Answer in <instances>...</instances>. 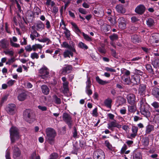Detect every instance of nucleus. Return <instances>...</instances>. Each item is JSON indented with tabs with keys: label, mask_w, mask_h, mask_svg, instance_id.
<instances>
[{
	"label": "nucleus",
	"mask_w": 159,
	"mask_h": 159,
	"mask_svg": "<svg viewBox=\"0 0 159 159\" xmlns=\"http://www.w3.org/2000/svg\"><path fill=\"white\" fill-rule=\"evenodd\" d=\"M139 109L142 115L146 118L149 117L151 115L149 105L146 103L145 98L141 99L139 102Z\"/></svg>",
	"instance_id": "obj_1"
},
{
	"label": "nucleus",
	"mask_w": 159,
	"mask_h": 159,
	"mask_svg": "<svg viewBox=\"0 0 159 159\" xmlns=\"http://www.w3.org/2000/svg\"><path fill=\"white\" fill-rule=\"evenodd\" d=\"M46 139L48 143L53 144L54 143L55 138L56 135V132L53 128H48L46 129Z\"/></svg>",
	"instance_id": "obj_2"
},
{
	"label": "nucleus",
	"mask_w": 159,
	"mask_h": 159,
	"mask_svg": "<svg viewBox=\"0 0 159 159\" xmlns=\"http://www.w3.org/2000/svg\"><path fill=\"white\" fill-rule=\"evenodd\" d=\"M10 138L11 143H14L20 138L18 128L12 126L10 129Z\"/></svg>",
	"instance_id": "obj_3"
},
{
	"label": "nucleus",
	"mask_w": 159,
	"mask_h": 159,
	"mask_svg": "<svg viewBox=\"0 0 159 159\" xmlns=\"http://www.w3.org/2000/svg\"><path fill=\"white\" fill-rule=\"evenodd\" d=\"M23 116L25 120L29 123H31L35 120L34 115L29 110H26L24 112Z\"/></svg>",
	"instance_id": "obj_4"
},
{
	"label": "nucleus",
	"mask_w": 159,
	"mask_h": 159,
	"mask_svg": "<svg viewBox=\"0 0 159 159\" xmlns=\"http://www.w3.org/2000/svg\"><path fill=\"white\" fill-rule=\"evenodd\" d=\"M149 41L153 45H157V44L159 43V34L153 33L150 37Z\"/></svg>",
	"instance_id": "obj_5"
},
{
	"label": "nucleus",
	"mask_w": 159,
	"mask_h": 159,
	"mask_svg": "<svg viewBox=\"0 0 159 159\" xmlns=\"http://www.w3.org/2000/svg\"><path fill=\"white\" fill-rule=\"evenodd\" d=\"M63 119L68 125L69 127L71 128L72 125V120L70 115L68 114L64 113L62 115Z\"/></svg>",
	"instance_id": "obj_6"
},
{
	"label": "nucleus",
	"mask_w": 159,
	"mask_h": 159,
	"mask_svg": "<svg viewBox=\"0 0 159 159\" xmlns=\"http://www.w3.org/2000/svg\"><path fill=\"white\" fill-rule=\"evenodd\" d=\"M61 45L62 47L64 48H68L70 50H72L74 52H76L75 48V44L72 41H70L69 43L66 42H64Z\"/></svg>",
	"instance_id": "obj_7"
},
{
	"label": "nucleus",
	"mask_w": 159,
	"mask_h": 159,
	"mask_svg": "<svg viewBox=\"0 0 159 159\" xmlns=\"http://www.w3.org/2000/svg\"><path fill=\"white\" fill-rule=\"evenodd\" d=\"M93 157L94 159H105V154L102 150L99 149L94 152Z\"/></svg>",
	"instance_id": "obj_8"
},
{
	"label": "nucleus",
	"mask_w": 159,
	"mask_h": 159,
	"mask_svg": "<svg viewBox=\"0 0 159 159\" xmlns=\"http://www.w3.org/2000/svg\"><path fill=\"white\" fill-rule=\"evenodd\" d=\"M39 72L41 77L43 79L47 77L49 73L48 70L45 67L41 68L39 70Z\"/></svg>",
	"instance_id": "obj_9"
},
{
	"label": "nucleus",
	"mask_w": 159,
	"mask_h": 159,
	"mask_svg": "<svg viewBox=\"0 0 159 159\" xmlns=\"http://www.w3.org/2000/svg\"><path fill=\"white\" fill-rule=\"evenodd\" d=\"M86 84V92L89 96L92 94L93 92L92 90L90 89L91 84L90 79L89 78H88Z\"/></svg>",
	"instance_id": "obj_10"
},
{
	"label": "nucleus",
	"mask_w": 159,
	"mask_h": 159,
	"mask_svg": "<svg viewBox=\"0 0 159 159\" xmlns=\"http://www.w3.org/2000/svg\"><path fill=\"white\" fill-rule=\"evenodd\" d=\"M16 109V106L14 104H11L8 105L6 107V109L7 112L9 114L12 115L15 112Z\"/></svg>",
	"instance_id": "obj_11"
},
{
	"label": "nucleus",
	"mask_w": 159,
	"mask_h": 159,
	"mask_svg": "<svg viewBox=\"0 0 159 159\" xmlns=\"http://www.w3.org/2000/svg\"><path fill=\"white\" fill-rule=\"evenodd\" d=\"M72 68L70 66H66L61 70V73L64 75H66L70 72L72 70Z\"/></svg>",
	"instance_id": "obj_12"
},
{
	"label": "nucleus",
	"mask_w": 159,
	"mask_h": 159,
	"mask_svg": "<svg viewBox=\"0 0 159 159\" xmlns=\"http://www.w3.org/2000/svg\"><path fill=\"white\" fill-rule=\"evenodd\" d=\"M145 9V7L143 5H140L136 8L135 11L138 14L141 15L144 12Z\"/></svg>",
	"instance_id": "obj_13"
},
{
	"label": "nucleus",
	"mask_w": 159,
	"mask_h": 159,
	"mask_svg": "<svg viewBox=\"0 0 159 159\" xmlns=\"http://www.w3.org/2000/svg\"><path fill=\"white\" fill-rule=\"evenodd\" d=\"M118 20L119 27L122 29H125L126 26L125 19L123 17H121L118 19Z\"/></svg>",
	"instance_id": "obj_14"
},
{
	"label": "nucleus",
	"mask_w": 159,
	"mask_h": 159,
	"mask_svg": "<svg viewBox=\"0 0 159 159\" xmlns=\"http://www.w3.org/2000/svg\"><path fill=\"white\" fill-rule=\"evenodd\" d=\"M132 133L130 135V138H134L137 136L138 131V128L137 126H133L132 127Z\"/></svg>",
	"instance_id": "obj_15"
},
{
	"label": "nucleus",
	"mask_w": 159,
	"mask_h": 159,
	"mask_svg": "<svg viewBox=\"0 0 159 159\" xmlns=\"http://www.w3.org/2000/svg\"><path fill=\"white\" fill-rule=\"evenodd\" d=\"M13 157L15 159H17L20 155V152L19 149L17 147H14L13 151Z\"/></svg>",
	"instance_id": "obj_16"
},
{
	"label": "nucleus",
	"mask_w": 159,
	"mask_h": 159,
	"mask_svg": "<svg viewBox=\"0 0 159 159\" xmlns=\"http://www.w3.org/2000/svg\"><path fill=\"white\" fill-rule=\"evenodd\" d=\"M9 43L8 41L5 39H2L0 41V47L2 49H6L8 48Z\"/></svg>",
	"instance_id": "obj_17"
},
{
	"label": "nucleus",
	"mask_w": 159,
	"mask_h": 159,
	"mask_svg": "<svg viewBox=\"0 0 159 159\" xmlns=\"http://www.w3.org/2000/svg\"><path fill=\"white\" fill-rule=\"evenodd\" d=\"M152 94L156 98H159V88L155 87L152 90Z\"/></svg>",
	"instance_id": "obj_18"
},
{
	"label": "nucleus",
	"mask_w": 159,
	"mask_h": 159,
	"mask_svg": "<svg viewBox=\"0 0 159 159\" xmlns=\"http://www.w3.org/2000/svg\"><path fill=\"white\" fill-rule=\"evenodd\" d=\"M127 98L129 103L130 104H132L134 103L135 97L133 94H130L127 96Z\"/></svg>",
	"instance_id": "obj_19"
},
{
	"label": "nucleus",
	"mask_w": 159,
	"mask_h": 159,
	"mask_svg": "<svg viewBox=\"0 0 159 159\" xmlns=\"http://www.w3.org/2000/svg\"><path fill=\"white\" fill-rule=\"evenodd\" d=\"M116 8L117 11L119 13H124L126 11L125 8L121 4H119L116 5Z\"/></svg>",
	"instance_id": "obj_20"
},
{
	"label": "nucleus",
	"mask_w": 159,
	"mask_h": 159,
	"mask_svg": "<svg viewBox=\"0 0 159 159\" xmlns=\"http://www.w3.org/2000/svg\"><path fill=\"white\" fill-rule=\"evenodd\" d=\"M27 97V95L26 93L22 92L18 94L17 98L19 101H23L26 99Z\"/></svg>",
	"instance_id": "obj_21"
},
{
	"label": "nucleus",
	"mask_w": 159,
	"mask_h": 159,
	"mask_svg": "<svg viewBox=\"0 0 159 159\" xmlns=\"http://www.w3.org/2000/svg\"><path fill=\"white\" fill-rule=\"evenodd\" d=\"M140 80V78L139 75H136L133 78H132L131 81L134 84H137L139 83Z\"/></svg>",
	"instance_id": "obj_22"
},
{
	"label": "nucleus",
	"mask_w": 159,
	"mask_h": 159,
	"mask_svg": "<svg viewBox=\"0 0 159 159\" xmlns=\"http://www.w3.org/2000/svg\"><path fill=\"white\" fill-rule=\"evenodd\" d=\"M41 91L45 95H47L49 93V89L48 86L45 85H43L41 87Z\"/></svg>",
	"instance_id": "obj_23"
},
{
	"label": "nucleus",
	"mask_w": 159,
	"mask_h": 159,
	"mask_svg": "<svg viewBox=\"0 0 159 159\" xmlns=\"http://www.w3.org/2000/svg\"><path fill=\"white\" fill-rule=\"evenodd\" d=\"M146 85L144 84H140L139 89V92L141 94H144L146 92Z\"/></svg>",
	"instance_id": "obj_24"
},
{
	"label": "nucleus",
	"mask_w": 159,
	"mask_h": 159,
	"mask_svg": "<svg viewBox=\"0 0 159 159\" xmlns=\"http://www.w3.org/2000/svg\"><path fill=\"white\" fill-rule=\"evenodd\" d=\"M152 64L154 68L157 69L159 68V59H154L152 61Z\"/></svg>",
	"instance_id": "obj_25"
},
{
	"label": "nucleus",
	"mask_w": 159,
	"mask_h": 159,
	"mask_svg": "<svg viewBox=\"0 0 159 159\" xmlns=\"http://www.w3.org/2000/svg\"><path fill=\"white\" fill-rule=\"evenodd\" d=\"M112 102V100L110 98H108L104 101V105L107 107L110 108L111 107V103Z\"/></svg>",
	"instance_id": "obj_26"
},
{
	"label": "nucleus",
	"mask_w": 159,
	"mask_h": 159,
	"mask_svg": "<svg viewBox=\"0 0 159 159\" xmlns=\"http://www.w3.org/2000/svg\"><path fill=\"white\" fill-rule=\"evenodd\" d=\"M154 20L151 18H148L146 20V24L149 27H153L154 26Z\"/></svg>",
	"instance_id": "obj_27"
},
{
	"label": "nucleus",
	"mask_w": 159,
	"mask_h": 159,
	"mask_svg": "<svg viewBox=\"0 0 159 159\" xmlns=\"http://www.w3.org/2000/svg\"><path fill=\"white\" fill-rule=\"evenodd\" d=\"M36 27L37 30H42L44 29V25L41 21H39L37 24Z\"/></svg>",
	"instance_id": "obj_28"
},
{
	"label": "nucleus",
	"mask_w": 159,
	"mask_h": 159,
	"mask_svg": "<svg viewBox=\"0 0 159 159\" xmlns=\"http://www.w3.org/2000/svg\"><path fill=\"white\" fill-rule=\"evenodd\" d=\"M154 129V126L151 125H148L146 126V134H149Z\"/></svg>",
	"instance_id": "obj_29"
},
{
	"label": "nucleus",
	"mask_w": 159,
	"mask_h": 159,
	"mask_svg": "<svg viewBox=\"0 0 159 159\" xmlns=\"http://www.w3.org/2000/svg\"><path fill=\"white\" fill-rule=\"evenodd\" d=\"M63 29L65 30L64 32V33L65 34L66 37L67 39L68 40H70V31L66 28H65L64 27L63 28Z\"/></svg>",
	"instance_id": "obj_30"
},
{
	"label": "nucleus",
	"mask_w": 159,
	"mask_h": 159,
	"mask_svg": "<svg viewBox=\"0 0 159 159\" xmlns=\"http://www.w3.org/2000/svg\"><path fill=\"white\" fill-rule=\"evenodd\" d=\"M33 50L35 51L38 49L41 50L43 46L39 44H35L32 46Z\"/></svg>",
	"instance_id": "obj_31"
},
{
	"label": "nucleus",
	"mask_w": 159,
	"mask_h": 159,
	"mask_svg": "<svg viewBox=\"0 0 159 159\" xmlns=\"http://www.w3.org/2000/svg\"><path fill=\"white\" fill-rule=\"evenodd\" d=\"M96 80L98 84L101 85H104L109 83L108 81H104L101 79L98 76L96 77Z\"/></svg>",
	"instance_id": "obj_32"
},
{
	"label": "nucleus",
	"mask_w": 159,
	"mask_h": 159,
	"mask_svg": "<svg viewBox=\"0 0 159 159\" xmlns=\"http://www.w3.org/2000/svg\"><path fill=\"white\" fill-rule=\"evenodd\" d=\"M68 83L67 82H64L63 84V93H67L68 91Z\"/></svg>",
	"instance_id": "obj_33"
},
{
	"label": "nucleus",
	"mask_w": 159,
	"mask_h": 159,
	"mask_svg": "<svg viewBox=\"0 0 159 159\" xmlns=\"http://www.w3.org/2000/svg\"><path fill=\"white\" fill-rule=\"evenodd\" d=\"M136 110V107L134 105L129 106H128L129 112L131 113H134Z\"/></svg>",
	"instance_id": "obj_34"
},
{
	"label": "nucleus",
	"mask_w": 159,
	"mask_h": 159,
	"mask_svg": "<svg viewBox=\"0 0 159 159\" xmlns=\"http://www.w3.org/2000/svg\"><path fill=\"white\" fill-rule=\"evenodd\" d=\"M139 39V36L136 34H134L131 36V40L134 43L138 42Z\"/></svg>",
	"instance_id": "obj_35"
},
{
	"label": "nucleus",
	"mask_w": 159,
	"mask_h": 159,
	"mask_svg": "<svg viewBox=\"0 0 159 159\" xmlns=\"http://www.w3.org/2000/svg\"><path fill=\"white\" fill-rule=\"evenodd\" d=\"M146 68L148 72L150 73L154 74V71L150 64H147L146 65Z\"/></svg>",
	"instance_id": "obj_36"
},
{
	"label": "nucleus",
	"mask_w": 159,
	"mask_h": 159,
	"mask_svg": "<svg viewBox=\"0 0 159 159\" xmlns=\"http://www.w3.org/2000/svg\"><path fill=\"white\" fill-rule=\"evenodd\" d=\"M41 13V10L38 7H36L34 8V16H38L39 14H40Z\"/></svg>",
	"instance_id": "obj_37"
},
{
	"label": "nucleus",
	"mask_w": 159,
	"mask_h": 159,
	"mask_svg": "<svg viewBox=\"0 0 159 159\" xmlns=\"http://www.w3.org/2000/svg\"><path fill=\"white\" fill-rule=\"evenodd\" d=\"M31 159H40V156L36 153V152H33L31 156Z\"/></svg>",
	"instance_id": "obj_38"
},
{
	"label": "nucleus",
	"mask_w": 159,
	"mask_h": 159,
	"mask_svg": "<svg viewBox=\"0 0 159 159\" xmlns=\"http://www.w3.org/2000/svg\"><path fill=\"white\" fill-rule=\"evenodd\" d=\"M79 47L82 49H87L88 48V46L84 43L81 42H80L78 44Z\"/></svg>",
	"instance_id": "obj_39"
},
{
	"label": "nucleus",
	"mask_w": 159,
	"mask_h": 159,
	"mask_svg": "<svg viewBox=\"0 0 159 159\" xmlns=\"http://www.w3.org/2000/svg\"><path fill=\"white\" fill-rule=\"evenodd\" d=\"M41 52H39L38 53H37L35 52H34L31 53V57L32 59H34L35 58L37 59L39 57V56L38 54L41 53Z\"/></svg>",
	"instance_id": "obj_40"
},
{
	"label": "nucleus",
	"mask_w": 159,
	"mask_h": 159,
	"mask_svg": "<svg viewBox=\"0 0 159 159\" xmlns=\"http://www.w3.org/2000/svg\"><path fill=\"white\" fill-rule=\"evenodd\" d=\"M133 159H142V155L141 153L139 152H136L134 155Z\"/></svg>",
	"instance_id": "obj_41"
},
{
	"label": "nucleus",
	"mask_w": 159,
	"mask_h": 159,
	"mask_svg": "<svg viewBox=\"0 0 159 159\" xmlns=\"http://www.w3.org/2000/svg\"><path fill=\"white\" fill-rule=\"evenodd\" d=\"M53 98L55 103L57 104H59L61 103V99L58 98V97L56 95L53 96Z\"/></svg>",
	"instance_id": "obj_42"
},
{
	"label": "nucleus",
	"mask_w": 159,
	"mask_h": 159,
	"mask_svg": "<svg viewBox=\"0 0 159 159\" xmlns=\"http://www.w3.org/2000/svg\"><path fill=\"white\" fill-rule=\"evenodd\" d=\"M105 146L109 150L112 151V147L111 144L109 143L108 140L105 141Z\"/></svg>",
	"instance_id": "obj_43"
},
{
	"label": "nucleus",
	"mask_w": 159,
	"mask_h": 159,
	"mask_svg": "<svg viewBox=\"0 0 159 159\" xmlns=\"http://www.w3.org/2000/svg\"><path fill=\"white\" fill-rule=\"evenodd\" d=\"M3 52L6 55H9L11 56H13L14 55L13 51L12 50H10L8 49L6 51H4Z\"/></svg>",
	"instance_id": "obj_44"
},
{
	"label": "nucleus",
	"mask_w": 159,
	"mask_h": 159,
	"mask_svg": "<svg viewBox=\"0 0 159 159\" xmlns=\"http://www.w3.org/2000/svg\"><path fill=\"white\" fill-rule=\"evenodd\" d=\"M70 50H65L63 53V55L64 58L68 57H70Z\"/></svg>",
	"instance_id": "obj_45"
},
{
	"label": "nucleus",
	"mask_w": 159,
	"mask_h": 159,
	"mask_svg": "<svg viewBox=\"0 0 159 159\" xmlns=\"http://www.w3.org/2000/svg\"><path fill=\"white\" fill-rule=\"evenodd\" d=\"M82 35L84 39L88 41H92V39L88 35L85 34L84 33H82Z\"/></svg>",
	"instance_id": "obj_46"
},
{
	"label": "nucleus",
	"mask_w": 159,
	"mask_h": 159,
	"mask_svg": "<svg viewBox=\"0 0 159 159\" xmlns=\"http://www.w3.org/2000/svg\"><path fill=\"white\" fill-rule=\"evenodd\" d=\"M10 43L11 46L13 47L16 48H19L20 47V45L19 44L14 43L12 42L11 39L10 40Z\"/></svg>",
	"instance_id": "obj_47"
},
{
	"label": "nucleus",
	"mask_w": 159,
	"mask_h": 159,
	"mask_svg": "<svg viewBox=\"0 0 159 159\" xmlns=\"http://www.w3.org/2000/svg\"><path fill=\"white\" fill-rule=\"evenodd\" d=\"M37 40L40 42L45 43L48 42V43L50 41V40L47 38H45L42 39H38Z\"/></svg>",
	"instance_id": "obj_48"
},
{
	"label": "nucleus",
	"mask_w": 159,
	"mask_h": 159,
	"mask_svg": "<svg viewBox=\"0 0 159 159\" xmlns=\"http://www.w3.org/2000/svg\"><path fill=\"white\" fill-rule=\"evenodd\" d=\"M98 50L99 52L102 54H104L106 52V50L105 48H102L101 47H98Z\"/></svg>",
	"instance_id": "obj_49"
},
{
	"label": "nucleus",
	"mask_w": 159,
	"mask_h": 159,
	"mask_svg": "<svg viewBox=\"0 0 159 159\" xmlns=\"http://www.w3.org/2000/svg\"><path fill=\"white\" fill-rule=\"evenodd\" d=\"M142 141L143 144L144 146H146L148 145L149 143V140L148 138L145 137L143 138V139Z\"/></svg>",
	"instance_id": "obj_50"
},
{
	"label": "nucleus",
	"mask_w": 159,
	"mask_h": 159,
	"mask_svg": "<svg viewBox=\"0 0 159 159\" xmlns=\"http://www.w3.org/2000/svg\"><path fill=\"white\" fill-rule=\"evenodd\" d=\"M110 38L111 40H117L118 38V36L117 34H113L110 36Z\"/></svg>",
	"instance_id": "obj_51"
},
{
	"label": "nucleus",
	"mask_w": 159,
	"mask_h": 159,
	"mask_svg": "<svg viewBox=\"0 0 159 159\" xmlns=\"http://www.w3.org/2000/svg\"><path fill=\"white\" fill-rule=\"evenodd\" d=\"M151 105L155 109H157L159 107V103L157 102H154L151 104Z\"/></svg>",
	"instance_id": "obj_52"
},
{
	"label": "nucleus",
	"mask_w": 159,
	"mask_h": 159,
	"mask_svg": "<svg viewBox=\"0 0 159 159\" xmlns=\"http://www.w3.org/2000/svg\"><path fill=\"white\" fill-rule=\"evenodd\" d=\"M25 49L27 52H31L33 50L32 47L30 45H27L25 47Z\"/></svg>",
	"instance_id": "obj_53"
},
{
	"label": "nucleus",
	"mask_w": 159,
	"mask_h": 159,
	"mask_svg": "<svg viewBox=\"0 0 159 159\" xmlns=\"http://www.w3.org/2000/svg\"><path fill=\"white\" fill-rule=\"evenodd\" d=\"M105 70L107 71H110L111 72H116V70L115 69L108 67H106Z\"/></svg>",
	"instance_id": "obj_54"
},
{
	"label": "nucleus",
	"mask_w": 159,
	"mask_h": 159,
	"mask_svg": "<svg viewBox=\"0 0 159 159\" xmlns=\"http://www.w3.org/2000/svg\"><path fill=\"white\" fill-rule=\"evenodd\" d=\"M135 73L137 74V75H140L142 76L143 75V72L141 71L140 70H138L137 69H135Z\"/></svg>",
	"instance_id": "obj_55"
},
{
	"label": "nucleus",
	"mask_w": 159,
	"mask_h": 159,
	"mask_svg": "<svg viewBox=\"0 0 159 159\" xmlns=\"http://www.w3.org/2000/svg\"><path fill=\"white\" fill-rule=\"evenodd\" d=\"M117 122L116 120L111 121L110 123L108 124V125H110L112 127H115Z\"/></svg>",
	"instance_id": "obj_56"
},
{
	"label": "nucleus",
	"mask_w": 159,
	"mask_h": 159,
	"mask_svg": "<svg viewBox=\"0 0 159 159\" xmlns=\"http://www.w3.org/2000/svg\"><path fill=\"white\" fill-rule=\"evenodd\" d=\"M15 82V80H11L8 81L7 82V84L8 86H11Z\"/></svg>",
	"instance_id": "obj_57"
},
{
	"label": "nucleus",
	"mask_w": 159,
	"mask_h": 159,
	"mask_svg": "<svg viewBox=\"0 0 159 159\" xmlns=\"http://www.w3.org/2000/svg\"><path fill=\"white\" fill-rule=\"evenodd\" d=\"M93 116H98V113L97 112V108H95L93 111L92 113Z\"/></svg>",
	"instance_id": "obj_58"
},
{
	"label": "nucleus",
	"mask_w": 159,
	"mask_h": 159,
	"mask_svg": "<svg viewBox=\"0 0 159 159\" xmlns=\"http://www.w3.org/2000/svg\"><path fill=\"white\" fill-rule=\"evenodd\" d=\"M5 157L6 159H11L10 152L8 150H7L6 151Z\"/></svg>",
	"instance_id": "obj_59"
},
{
	"label": "nucleus",
	"mask_w": 159,
	"mask_h": 159,
	"mask_svg": "<svg viewBox=\"0 0 159 159\" xmlns=\"http://www.w3.org/2000/svg\"><path fill=\"white\" fill-rule=\"evenodd\" d=\"M79 12L83 14H86L87 13L86 11L82 8H79Z\"/></svg>",
	"instance_id": "obj_60"
},
{
	"label": "nucleus",
	"mask_w": 159,
	"mask_h": 159,
	"mask_svg": "<svg viewBox=\"0 0 159 159\" xmlns=\"http://www.w3.org/2000/svg\"><path fill=\"white\" fill-rule=\"evenodd\" d=\"M51 158L52 159H56L58 157V154L56 153H54L51 154L50 156Z\"/></svg>",
	"instance_id": "obj_61"
},
{
	"label": "nucleus",
	"mask_w": 159,
	"mask_h": 159,
	"mask_svg": "<svg viewBox=\"0 0 159 159\" xmlns=\"http://www.w3.org/2000/svg\"><path fill=\"white\" fill-rule=\"evenodd\" d=\"M58 11V8L56 6H54L52 8V12L56 14Z\"/></svg>",
	"instance_id": "obj_62"
},
{
	"label": "nucleus",
	"mask_w": 159,
	"mask_h": 159,
	"mask_svg": "<svg viewBox=\"0 0 159 159\" xmlns=\"http://www.w3.org/2000/svg\"><path fill=\"white\" fill-rule=\"evenodd\" d=\"M61 50L60 48H58L54 52V55L53 56V57L54 58H56L55 55H56L58 54H60V53L61 52Z\"/></svg>",
	"instance_id": "obj_63"
},
{
	"label": "nucleus",
	"mask_w": 159,
	"mask_h": 159,
	"mask_svg": "<svg viewBox=\"0 0 159 159\" xmlns=\"http://www.w3.org/2000/svg\"><path fill=\"white\" fill-rule=\"evenodd\" d=\"M15 59L14 57L12 58L11 59H9L8 61L6 62L7 64H10L13 62L15 61Z\"/></svg>",
	"instance_id": "obj_64"
}]
</instances>
